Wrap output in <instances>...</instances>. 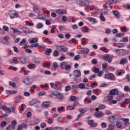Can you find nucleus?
<instances>
[{
    "mask_svg": "<svg viewBox=\"0 0 130 130\" xmlns=\"http://www.w3.org/2000/svg\"><path fill=\"white\" fill-rule=\"evenodd\" d=\"M99 108L100 110L104 109V108H105V105L103 104L100 105Z\"/></svg>",
    "mask_w": 130,
    "mask_h": 130,
    "instance_id": "338daca9",
    "label": "nucleus"
},
{
    "mask_svg": "<svg viewBox=\"0 0 130 130\" xmlns=\"http://www.w3.org/2000/svg\"><path fill=\"white\" fill-rule=\"evenodd\" d=\"M56 49L58 51L60 52H67L69 50V48L66 46H58L56 47Z\"/></svg>",
    "mask_w": 130,
    "mask_h": 130,
    "instance_id": "423d86ee",
    "label": "nucleus"
},
{
    "mask_svg": "<svg viewBox=\"0 0 130 130\" xmlns=\"http://www.w3.org/2000/svg\"><path fill=\"white\" fill-rule=\"evenodd\" d=\"M121 120L122 121H124L125 123H127L129 121V119L128 118H121Z\"/></svg>",
    "mask_w": 130,
    "mask_h": 130,
    "instance_id": "09e8293b",
    "label": "nucleus"
},
{
    "mask_svg": "<svg viewBox=\"0 0 130 130\" xmlns=\"http://www.w3.org/2000/svg\"><path fill=\"white\" fill-rule=\"evenodd\" d=\"M114 128H113V126H112V125L110 124L107 128V130H113Z\"/></svg>",
    "mask_w": 130,
    "mask_h": 130,
    "instance_id": "774afa93",
    "label": "nucleus"
},
{
    "mask_svg": "<svg viewBox=\"0 0 130 130\" xmlns=\"http://www.w3.org/2000/svg\"><path fill=\"white\" fill-rule=\"evenodd\" d=\"M44 25L42 23H39L36 25L37 29H41V28H43Z\"/></svg>",
    "mask_w": 130,
    "mask_h": 130,
    "instance_id": "72a5a7b5",
    "label": "nucleus"
},
{
    "mask_svg": "<svg viewBox=\"0 0 130 130\" xmlns=\"http://www.w3.org/2000/svg\"><path fill=\"white\" fill-rule=\"evenodd\" d=\"M7 125V122L6 121H3L1 123V126L2 127H5Z\"/></svg>",
    "mask_w": 130,
    "mask_h": 130,
    "instance_id": "69168bd1",
    "label": "nucleus"
},
{
    "mask_svg": "<svg viewBox=\"0 0 130 130\" xmlns=\"http://www.w3.org/2000/svg\"><path fill=\"white\" fill-rule=\"evenodd\" d=\"M36 42H38V38H34L31 41H30V43L31 44L33 43H36Z\"/></svg>",
    "mask_w": 130,
    "mask_h": 130,
    "instance_id": "58836bf2",
    "label": "nucleus"
},
{
    "mask_svg": "<svg viewBox=\"0 0 130 130\" xmlns=\"http://www.w3.org/2000/svg\"><path fill=\"white\" fill-rule=\"evenodd\" d=\"M112 13L114 15H115V16L117 18V19H118V15L119 14V12H118V11H113Z\"/></svg>",
    "mask_w": 130,
    "mask_h": 130,
    "instance_id": "ea45409f",
    "label": "nucleus"
},
{
    "mask_svg": "<svg viewBox=\"0 0 130 130\" xmlns=\"http://www.w3.org/2000/svg\"><path fill=\"white\" fill-rule=\"evenodd\" d=\"M113 52H115L117 55H120L122 53V49H114L113 50Z\"/></svg>",
    "mask_w": 130,
    "mask_h": 130,
    "instance_id": "a211bd4d",
    "label": "nucleus"
},
{
    "mask_svg": "<svg viewBox=\"0 0 130 130\" xmlns=\"http://www.w3.org/2000/svg\"><path fill=\"white\" fill-rule=\"evenodd\" d=\"M73 76L75 77V78H79V77H81V71L80 70H76L73 72L72 73Z\"/></svg>",
    "mask_w": 130,
    "mask_h": 130,
    "instance_id": "6e6552de",
    "label": "nucleus"
},
{
    "mask_svg": "<svg viewBox=\"0 0 130 130\" xmlns=\"http://www.w3.org/2000/svg\"><path fill=\"white\" fill-rule=\"evenodd\" d=\"M76 3L77 5L81 7H86L89 4V2L87 0H76Z\"/></svg>",
    "mask_w": 130,
    "mask_h": 130,
    "instance_id": "7ed1b4c3",
    "label": "nucleus"
},
{
    "mask_svg": "<svg viewBox=\"0 0 130 130\" xmlns=\"http://www.w3.org/2000/svg\"><path fill=\"white\" fill-rule=\"evenodd\" d=\"M13 63H19V61H18V60H17V57H14L13 58Z\"/></svg>",
    "mask_w": 130,
    "mask_h": 130,
    "instance_id": "0e129e2a",
    "label": "nucleus"
},
{
    "mask_svg": "<svg viewBox=\"0 0 130 130\" xmlns=\"http://www.w3.org/2000/svg\"><path fill=\"white\" fill-rule=\"evenodd\" d=\"M55 12L58 15H66L67 14V10L66 9H58L56 10Z\"/></svg>",
    "mask_w": 130,
    "mask_h": 130,
    "instance_id": "1a4fd4ad",
    "label": "nucleus"
},
{
    "mask_svg": "<svg viewBox=\"0 0 130 130\" xmlns=\"http://www.w3.org/2000/svg\"><path fill=\"white\" fill-rule=\"evenodd\" d=\"M56 98L57 99H62L63 98V94L59 92Z\"/></svg>",
    "mask_w": 130,
    "mask_h": 130,
    "instance_id": "79ce46f5",
    "label": "nucleus"
},
{
    "mask_svg": "<svg viewBox=\"0 0 130 130\" xmlns=\"http://www.w3.org/2000/svg\"><path fill=\"white\" fill-rule=\"evenodd\" d=\"M78 99H79V98H77L76 96V95H72L71 96V100L72 102H75V101H77V100H78Z\"/></svg>",
    "mask_w": 130,
    "mask_h": 130,
    "instance_id": "e433bc0d",
    "label": "nucleus"
},
{
    "mask_svg": "<svg viewBox=\"0 0 130 130\" xmlns=\"http://www.w3.org/2000/svg\"><path fill=\"white\" fill-rule=\"evenodd\" d=\"M72 90L74 92H77V90H78V86H77V85H73L72 86Z\"/></svg>",
    "mask_w": 130,
    "mask_h": 130,
    "instance_id": "6e6d98bb",
    "label": "nucleus"
},
{
    "mask_svg": "<svg viewBox=\"0 0 130 130\" xmlns=\"http://www.w3.org/2000/svg\"><path fill=\"white\" fill-rule=\"evenodd\" d=\"M37 18L39 20H42L43 21H45V17L43 16L42 14H38L37 16Z\"/></svg>",
    "mask_w": 130,
    "mask_h": 130,
    "instance_id": "7c9ffc66",
    "label": "nucleus"
},
{
    "mask_svg": "<svg viewBox=\"0 0 130 130\" xmlns=\"http://www.w3.org/2000/svg\"><path fill=\"white\" fill-rule=\"evenodd\" d=\"M45 21L46 25L50 26V25H51V21H52V18H51V17H49L48 19H46V18H45Z\"/></svg>",
    "mask_w": 130,
    "mask_h": 130,
    "instance_id": "4be33fe9",
    "label": "nucleus"
},
{
    "mask_svg": "<svg viewBox=\"0 0 130 130\" xmlns=\"http://www.w3.org/2000/svg\"><path fill=\"white\" fill-rule=\"evenodd\" d=\"M19 62L21 64H27L30 62V59L28 57L23 56L20 58Z\"/></svg>",
    "mask_w": 130,
    "mask_h": 130,
    "instance_id": "f03ea898",
    "label": "nucleus"
},
{
    "mask_svg": "<svg viewBox=\"0 0 130 130\" xmlns=\"http://www.w3.org/2000/svg\"><path fill=\"white\" fill-rule=\"evenodd\" d=\"M104 79H107V80H111V81H114L115 76L114 75L111 73H108L105 74L104 76Z\"/></svg>",
    "mask_w": 130,
    "mask_h": 130,
    "instance_id": "0eeeda50",
    "label": "nucleus"
},
{
    "mask_svg": "<svg viewBox=\"0 0 130 130\" xmlns=\"http://www.w3.org/2000/svg\"><path fill=\"white\" fill-rule=\"evenodd\" d=\"M21 71L22 73H24V74L25 75V76L28 75V72L27 71H26L25 68H22L21 69Z\"/></svg>",
    "mask_w": 130,
    "mask_h": 130,
    "instance_id": "a18cd8bd",
    "label": "nucleus"
},
{
    "mask_svg": "<svg viewBox=\"0 0 130 130\" xmlns=\"http://www.w3.org/2000/svg\"><path fill=\"white\" fill-rule=\"evenodd\" d=\"M87 20L91 23V24H95V23H97V21H96V19L95 18H93L92 17H88Z\"/></svg>",
    "mask_w": 130,
    "mask_h": 130,
    "instance_id": "393cba45",
    "label": "nucleus"
},
{
    "mask_svg": "<svg viewBox=\"0 0 130 130\" xmlns=\"http://www.w3.org/2000/svg\"><path fill=\"white\" fill-rule=\"evenodd\" d=\"M45 94H46L45 91H40L38 93V96H44Z\"/></svg>",
    "mask_w": 130,
    "mask_h": 130,
    "instance_id": "5fc2aeb1",
    "label": "nucleus"
},
{
    "mask_svg": "<svg viewBox=\"0 0 130 130\" xmlns=\"http://www.w3.org/2000/svg\"><path fill=\"white\" fill-rule=\"evenodd\" d=\"M42 106L44 108H48L50 106V103L49 101L44 102L42 104Z\"/></svg>",
    "mask_w": 130,
    "mask_h": 130,
    "instance_id": "aec40b11",
    "label": "nucleus"
},
{
    "mask_svg": "<svg viewBox=\"0 0 130 130\" xmlns=\"http://www.w3.org/2000/svg\"><path fill=\"white\" fill-rule=\"evenodd\" d=\"M67 109L68 110H75V109H76V107L74 106L69 105L67 107Z\"/></svg>",
    "mask_w": 130,
    "mask_h": 130,
    "instance_id": "f704fd0d",
    "label": "nucleus"
},
{
    "mask_svg": "<svg viewBox=\"0 0 130 130\" xmlns=\"http://www.w3.org/2000/svg\"><path fill=\"white\" fill-rule=\"evenodd\" d=\"M109 94L113 95V96L117 95V94H118V90L116 89H112L111 90H110Z\"/></svg>",
    "mask_w": 130,
    "mask_h": 130,
    "instance_id": "6ab92c4d",
    "label": "nucleus"
},
{
    "mask_svg": "<svg viewBox=\"0 0 130 130\" xmlns=\"http://www.w3.org/2000/svg\"><path fill=\"white\" fill-rule=\"evenodd\" d=\"M36 103H39V101L37 100V99H35L32 100L30 103L29 104L30 105V106H32L33 105H34V104H36Z\"/></svg>",
    "mask_w": 130,
    "mask_h": 130,
    "instance_id": "b1692460",
    "label": "nucleus"
},
{
    "mask_svg": "<svg viewBox=\"0 0 130 130\" xmlns=\"http://www.w3.org/2000/svg\"><path fill=\"white\" fill-rule=\"evenodd\" d=\"M27 68L29 70H31L32 69H35V64L30 63L28 65H27Z\"/></svg>",
    "mask_w": 130,
    "mask_h": 130,
    "instance_id": "c756f323",
    "label": "nucleus"
},
{
    "mask_svg": "<svg viewBox=\"0 0 130 130\" xmlns=\"http://www.w3.org/2000/svg\"><path fill=\"white\" fill-rule=\"evenodd\" d=\"M103 74H104V71H99V72L98 73V76L100 77L101 78V77H102V76H103Z\"/></svg>",
    "mask_w": 130,
    "mask_h": 130,
    "instance_id": "49530a36",
    "label": "nucleus"
},
{
    "mask_svg": "<svg viewBox=\"0 0 130 130\" xmlns=\"http://www.w3.org/2000/svg\"><path fill=\"white\" fill-rule=\"evenodd\" d=\"M2 109L5 112H6L8 114H11V112H12L11 109H10L9 108L7 107V106H6L5 105L2 106Z\"/></svg>",
    "mask_w": 130,
    "mask_h": 130,
    "instance_id": "ddd939ff",
    "label": "nucleus"
},
{
    "mask_svg": "<svg viewBox=\"0 0 130 130\" xmlns=\"http://www.w3.org/2000/svg\"><path fill=\"white\" fill-rule=\"evenodd\" d=\"M100 87H108V84L107 83H101L100 85Z\"/></svg>",
    "mask_w": 130,
    "mask_h": 130,
    "instance_id": "052dcab7",
    "label": "nucleus"
},
{
    "mask_svg": "<svg viewBox=\"0 0 130 130\" xmlns=\"http://www.w3.org/2000/svg\"><path fill=\"white\" fill-rule=\"evenodd\" d=\"M21 30L23 31V33H24L25 34H28V33H31V31H30V28L25 26H22V27L21 28Z\"/></svg>",
    "mask_w": 130,
    "mask_h": 130,
    "instance_id": "f8f14e48",
    "label": "nucleus"
},
{
    "mask_svg": "<svg viewBox=\"0 0 130 130\" xmlns=\"http://www.w3.org/2000/svg\"><path fill=\"white\" fill-rule=\"evenodd\" d=\"M13 30V34H16V35H20V34H23V31H20L18 28L16 27H11Z\"/></svg>",
    "mask_w": 130,
    "mask_h": 130,
    "instance_id": "9b49d317",
    "label": "nucleus"
},
{
    "mask_svg": "<svg viewBox=\"0 0 130 130\" xmlns=\"http://www.w3.org/2000/svg\"><path fill=\"white\" fill-rule=\"evenodd\" d=\"M78 110L79 112H81L82 114H84V113H85V112H87V111H88V110L83 108H79Z\"/></svg>",
    "mask_w": 130,
    "mask_h": 130,
    "instance_id": "c9c22d12",
    "label": "nucleus"
},
{
    "mask_svg": "<svg viewBox=\"0 0 130 130\" xmlns=\"http://www.w3.org/2000/svg\"><path fill=\"white\" fill-rule=\"evenodd\" d=\"M69 23H76V19L74 17L69 16Z\"/></svg>",
    "mask_w": 130,
    "mask_h": 130,
    "instance_id": "c85d7f7f",
    "label": "nucleus"
},
{
    "mask_svg": "<svg viewBox=\"0 0 130 130\" xmlns=\"http://www.w3.org/2000/svg\"><path fill=\"white\" fill-rule=\"evenodd\" d=\"M52 52V49H46L45 50V54L46 55H50V53Z\"/></svg>",
    "mask_w": 130,
    "mask_h": 130,
    "instance_id": "2f4dec72",
    "label": "nucleus"
},
{
    "mask_svg": "<svg viewBox=\"0 0 130 130\" xmlns=\"http://www.w3.org/2000/svg\"><path fill=\"white\" fill-rule=\"evenodd\" d=\"M9 15L11 19H15L16 18H18L19 13H18L17 11L15 10H12L9 14Z\"/></svg>",
    "mask_w": 130,
    "mask_h": 130,
    "instance_id": "39448f33",
    "label": "nucleus"
},
{
    "mask_svg": "<svg viewBox=\"0 0 130 130\" xmlns=\"http://www.w3.org/2000/svg\"><path fill=\"white\" fill-rule=\"evenodd\" d=\"M16 124H17V121H16V120H13L11 122V125H9V127H11L12 129H15V126H16Z\"/></svg>",
    "mask_w": 130,
    "mask_h": 130,
    "instance_id": "5701e85b",
    "label": "nucleus"
},
{
    "mask_svg": "<svg viewBox=\"0 0 130 130\" xmlns=\"http://www.w3.org/2000/svg\"><path fill=\"white\" fill-rule=\"evenodd\" d=\"M60 67L61 70H64L65 71H71L72 70L71 64H68L66 61L61 62Z\"/></svg>",
    "mask_w": 130,
    "mask_h": 130,
    "instance_id": "f257e3e1",
    "label": "nucleus"
},
{
    "mask_svg": "<svg viewBox=\"0 0 130 130\" xmlns=\"http://www.w3.org/2000/svg\"><path fill=\"white\" fill-rule=\"evenodd\" d=\"M89 50L88 48H83L81 50L80 52L81 53H84L85 54H88V53H89Z\"/></svg>",
    "mask_w": 130,
    "mask_h": 130,
    "instance_id": "412c9836",
    "label": "nucleus"
},
{
    "mask_svg": "<svg viewBox=\"0 0 130 130\" xmlns=\"http://www.w3.org/2000/svg\"><path fill=\"white\" fill-rule=\"evenodd\" d=\"M125 54H130V50L122 49V55H125Z\"/></svg>",
    "mask_w": 130,
    "mask_h": 130,
    "instance_id": "cd10ccee",
    "label": "nucleus"
},
{
    "mask_svg": "<svg viewBox=\"0 0 130 130\" xmlns=\"http://www.w3.org/2000/svg\"><path fill=\"white\" fill-rule=\"evenodd\" d=\"M113 99V95L109 93V94L108 95V100L111 101Z\"/></svg>",
    "mask_w": 130,
    "mask_h": 130,
    "instance_id": "13d9d810",
    "label": "nucleus"
},
{
    "mask_svg": "<svg viewBox=\"0 0 130 130\" xmlns=\"http://www.w3.org/2000/svg\"><path fill=\"white\" fill-rule=\"evenodd\" d=\"M121 42H128V38L123 37L121 40Z\"/></svg>",
    "mask_w": 130,
    "mask_h": 130,
    "instance_id": "3c124183",
    "label": "nucleus"
},
{
    "mask_svg": "<svg viewBox=\"0 0 130 130\" xmlns=\"http://www.w3.org/2000/svg\"><path fill=\"white\" fill-rule=\"evenodd\" d=\"M40 127L42 128H44L46 127V123H45V122L41 123L40 124Z\"/></svg>",
    "mask_w": 130,
    "mask_h": 130,
    "instance_id": "bf43d9fd",
    "label": "nucleus"
},
{
    "mask_svg": "<svg viewBox=\"0 0 130 130\" xmlns=\"http://www.w3.org/2000/svg\"><path fill=\"white\" fill-rule=\"evenodd\" d=\"M128 61V60H127V58H122L119 61V64H122V66H123L125 64V63H127Z\"/></svg>",
    "mask_w": 130,
    "mask_h": 130,
    "instance_id": "f3484780",
    "label": "nucleus"
},
{
    "mask_svg": "<svg viewBox=\"0 0 130 130\" xmlns=\"http://www.w3.org/2000/svg\"><path fill=\"white\" fill-rule=\"evenodd\" d=\"M33 11L35 12V13H36V14H40V11L39 10V9L36 6H34L33 7Z\"/></svg>",
    "mask_w": 130,
    "mask_h": 130,
    "instance_id": "473e14b6",
    "label": "nucleus"
},
{
    "mask_svg": "<svg viewBox=\"0 0 130 130\" xmlns=\"http://www.w3.org/2000/svg\"><path fill=\"white\" fill-rule=\"evenodd\" d=\"M93 93H94L95 95H99V89H93Z\"/></svg>",
    "mask_w": 130,
    "mask_h": 130,
    "instance_id": "8fccbe9b",
    "label": "nucleus"
},
{
    "mask_svg": "<svg viewBox=\"0 0 130 130\" xmlns=\"http://www.w3.org/2000/svg\"><path fill=\"white\" fill-rule=\"evenodd\" d=\"M32 61L34 63H36V64H39L41 61V59L38 57L33 58L32 59Z\"/></svg>",
    "mask_w": 130,
    "mask_h": 130,
    "instance_id": "dca6fc26",
    "label": "nucleus"
},
{
    "mask_svg": "<svg viewBox=\"0 0 130 130\" xmlns=\"http://www.w3.org/2000/svg\"><path fill=\"white\" fill-rule=\"evenodd\" d=\"M79 88H80V89H85V84H84V83H80L78 85Z\"/></svg>",
    "mask_w": 130,
    "mask_h": 130,
    "instance_id": "864d4df0",
    "label": "nucleus"
},
{
    "mask_svg": "<svg viewBox=\"0 0 130 130\" xmlns=\"http://www.w3.org/2000/svg\"><path fill=\"white\" fill-rule=\"evenodd\" d=\"M100 19L102 22H105L106 21V19H105V17L104 16H103V14H101L100 16Z\"/></svg>",
    "mask_w": 130,
    "mask_h": 130,
    "instance_id": "37998d69",
    "label": "nucleus"
},
{
    "mask_svg": "<svg viewBox=\"0 0 130 130\" xmlns=\"http://www.w3.org/2000/svg\"><path fill=\"white\" fill-rule=\"evenodd\" d=\"M94 115L95 116H96V117L100 118V117H102V116H103V113H102V112H101V111L97 112L94 114Z\"/></svg>",
    "mask_w": 130,
    "mask_h": 130,
    "instance_id": "bb28decb",
    "label": "nucleus"
},
{
    "mask_svg": "<svg viewBox=\"0 0 130 130\" xmlns=\"http://www.w3.org/2000/svg\"><path fill=\"white\" fill-rule=\"evenodd\" d=\"M124 91H125V92H129L130 93V88H129V86L126 85L124 87Z\"/></svg>",
    "mask_w": 130,
    "mask_h": 130,
    "instance_id": "c03bdc74",
    "label": "nucleus"
},
{
    "mask_svg": "<svg viewBox=\"0 0 130 130\" xmlns=\"http://www.w3.org/2000/svg\"><path fill=\"white\" fill-rule=\"evenodd\" d=\"M88 123L91 127H96L98 125L97 123H94V120H93L88 121Z\"/></svg>",
    "mask_w": 130,
    "mask_h": 130,
    "instance_id": "2eb2a0df",
    "label": "nucleus"
},
{
    "mask_svg": "<svg viewBox=\"0 0 130 130\" xmlns=\"http://www.w3.org/2000/svg\"><path fill=\"white\" fill-rule=\"evenodd\" d=\"M59 93V91H53L52 92V94L54 95V96H55V97H57V96L58 95V94Z\"/></svg>",
    "mask_w": 130,
    "mask_h": 130,
    "instance_id": "de8ad7c7",
    "label": "nucleus"
},
{
    "mask_svg": "<svg viewBox=\"0 0 130 130\" xmlns=\"http://www.w3.org/2000/svg\"><path fill=\"white\" fill-rule=\"evenodd\" d=\"M104 59L107 61L109 63L112 61V58H110V56L109 54H106L104 56Z\"/></svg>",
    "mask_w": 130,
    "mask_h": 130,
    "instance_id": "4468645a",
    "label": "nucleus"
},
{
    "mask_svg": "<svg viewBox=\"0 0 130 130\" xmlns=\"http://www.w3.org/2000/svg\"><path fill=\"white\" fill-rule=\"evenodd\" d=\"M27 40H26V39H23L19 43V45H20V46H22L23 45H26V44H27Z\"/></svg>",
    "mask_w": 130,
    "mask_h": 130,
    "instance_id": "a878e982",
    "label": "nucleus"
},
{
    "mask_svg": "<svg viewBox=\"0 0 130 130\" xmlns=\"http://www.w3.org/2000/svg\"><path fill=\"white\" fill-rule=\"evenodd\" d=\"M34 82V81L33 80V79L29 77H26L23 80V83L25 84V85H32V83Z\"/></svg>",
    "mask_w": 130,
    "mask_h": 130,
    "instance_id": "20e7f679",
    "label": "nucleus"
},
{
    "mask_svg": "<svg viewBox=\"0 0 130 130\" xmlns=\"http://www.w3.org/2000/svg\"><path fill=\"white\" fill-rule=\"evenodd\" d=\"M3 28L6 32H9V28L7 25H3Z\"/></svg>",
    "mask_w": 130,
    "mask_h": 130,
    "instance_id": "603ef678",
    "label": "nucleus"
},
{
    "mask_svg": "<svg viewBox=\"0 0 130 130\" xmlns=\"http://www.w3.org/2000/svg\"><path fill=\"white\" fill-rule=\"evenodd\" d=\"M9 40L10 37L9 36H6L4 37L3 39L1 41V42L4 44H8Z\"/></svg>",
    "mask_w": 130,
    "mask_h": 130,
    "instance_id": "9d476101",
    "label": "nucleus"
},
{
    "mask_svg": "<svg viewBox=\"0 0 130 130\" xmlns=\"http://www.w3.org/2000/svg\"><path fill=\"white\" fill-rule=\"evenodd\" d=\"M107 4H108V5H112L114 4V0H107Z\"/></svg>",
    "mask_w": 130,
    "mask_h": 130,
    "instance_id": "4d7b16f0",
    "label": "nucleus"
},
{
    "mask_svg": "<svg viewBox=\"0 0 130 130\" xmlns=\"http://www.w3.org/2000/svg\"><path fill=\"white\" fill-rule=\"evenodd\" d=\"M8 70H10L11 71H17L18 70V68L16 67H13L12 66H10L9 68H8Z\"/></svg>",
    "mask_w": 130,
    "mask_h": 130,
    "instance_id": "a19ab883",
    "label": "nucleus"
},
{
    "mask_svg": "<svg viewBox=\"0 0 130 130\" xmlns=\"http://www.w3.org/2000/svg\"><path fill=\"white\" fill-rule=\"evenodd\" d=\"M116 126L117 128H120L121 127V123L120 122H117L116 124Z\"/></svg>",
    "mask_w": 130,
    "mask_h": 130,
    "instance_id": "680f3d73",
    "label": "nucleus"
},
{
    "mask_svg": "<svg viewBox=\"0 0 130 130\" xmlns=\"http://www.w3.org/2000/svg\"><path fill=\"white\" fill-rule=\"evenodd\" d=\"M124 44L123 43H117V47L118 48H121V47H124Z\"/></svg>",
    "mask_w": 130,
    "mask_h": 130,
    "instance_id": "e2e57ef3",
    "label": "nucleus"
},
{
    "mask_svg": "<svg viewBox=\"0 0 130 130\" xmlns=\"http://www.w3.org/2000/svg\"><path fill=\"white\" fill-rule=\"evenodd\" d=\"M82 32L84 33H88L89 32V29H88V26H85L82 30Z\"/></svg>",
    "mask_w": 130,
    "mask_h": 130,
    "instance_id": "4c0bfd02",
    "label": "nucleus"
}]
</instances>
